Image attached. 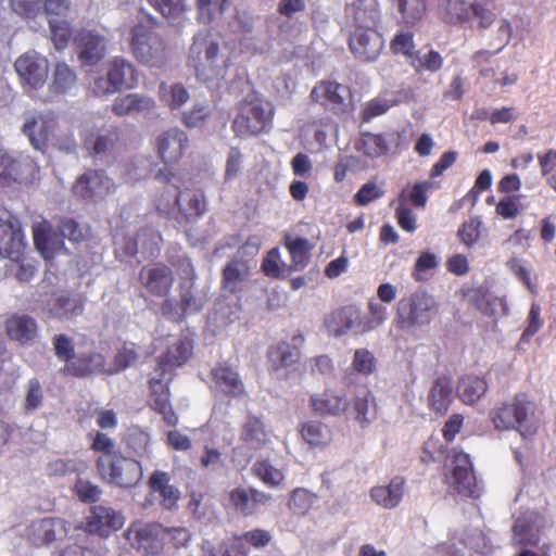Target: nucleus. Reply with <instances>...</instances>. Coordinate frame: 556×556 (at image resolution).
Returning <instances> with one entry per match:
<instances>
[{"label": "nucleus", "mask_w": 556, "mask_h": 556, "mask_svg": "<svg viewBox=\"0 0 556 556\" xmlns=\"http://www.w3.org/2000/svg\"><path fill=\"white\" fill-rule=\"evenodd\" d=\"M126 540L144 555H160L166 543L165 528L157 522H132L125 532Z\"/></svg>", "instance_id": "obj_7"}, {"label": "nucleus", "mask_w": 556, "mask_h": 556, "mask_svg": "<svg viewBox=\"0 0 556 556\" xmlns=\"http://www.w3.org/2000/svg\"><path fill=\"white\" fill-rule=\"evenodd\" d=\"M155 106L156 103L154 99L147 94L128 93L114 100L112 112L119 117L135 114H149L154 111Z\"/></svg>", "instance_id": "obj_34"}, {"label": "nucleus", "mask_w": 556, "mask_h": 556, "mask_svg": "<svg viewBox=\"0 0 556 556\" xmlns=\"http://www.w3.org/2000/svg\"><path fill=\"white\" fill-rule=\"evenodd\" d=\"M175 207L179 215L190 222L202 217L207 211V202L203 190L187 189L179 192V195H170L166 203L162 201L157 204V211L161 214H169Z\"/></svg>", "instance_id": "obj_14"}, {"label": "nucleus", "mask_w": 556, "mask_h": 556, "mask_svg": "<svg viewBox=\"0 0 556 556\" xmlns=\"http://www.w3.org/2000/svg\"><path fill=\"white\" fill-rule=\"evenodd\" d=\"M56 117L52 112L29 116L26 118L22 131L29 139L34 149L45 152L50 137L56 128Z\"/></svg>", "instance_id": "obj_24"}, {"label": "nucleus", "mask_w": 556, "mask_h": 556, "mask_svg": "<svg viewBox=\"0 0 556 556\" xmlns=\"http://www.w3.org/2000/svg\"><path fill=\"white\" fill-rule=\"evenodd\" d=\"M513 540L521 546H536L540 543V534L532 522L527 519H518L513 526Z\"/></svg>", "instance_id": "obj_53"}, {"label": "nucleus", "mask_w": 556, "mask_h": 556, "mask_svg": "<svg viewBox=\"0 0 556 556\" xmlns=\"http://www.w3.org/2000/svg\"><path fill=\"white\" fill-rule=\"evenodd\" d=\"M193 348V340L189 336H180L156 358L155 370L175 376L174 370L190 359Z\"/></svg>", "instance_id": "obj_22"}, {"label": "nucleus", "mask_w": 556, "mask_h": 556, "mask_svg": "<svg viewBox=\"0 0 556 556\" xmlns=\"http://www.w3.org/2000/svg\"><path fill=\"white\" fill-rule=\"evenodd\" d=\"M275 108L260 97H247L237 104V114L231 123L236 137L248 138L268 134L273 128Z\"/></svg>", "instance_id": "obj_2"}, {"label": "nucleus", "mask_w": 556, "mask_h": 556, "mask_svg": "<svg viewBox=\"0 0 556 556\" xmlns=\"http://www.w3.org/2000/svg\"><path fill=\"white\" fill-rule=\"evenodd\" d=\"M68 533V522L59 517H45L31 521L26 529L27 540L36 547L48 546L63 540Z\"/></svg>", "instance_id": "obj_16"}, {"label": "nucleus", "mask_w": 556, "mask_h": 556, "mask_svg": "<svg viewBox=\"0 0 556 556\" xmlns=\"http://www.w3.org/2000/svg\"><path fill=\"white\" fill-rule=\"evenodd\" d=\"M116 185L103 169H87L73 184L72 192L75 197L97 202L115 192Z\"/></svg>", "instance_id": "obj_13"}, {"label": "nucleus", "mask_w": 556, "mask_h": 556, "mask_svg": "<svg viewBox=\"0 0 556 556\" xmlns=\"http://www.w3.org/2000/svg\"><path fill=\"white\" fill-rule=\"evenodd\" d=\"M271 496L253 488L238 486L230 491L229 502L232 508L244 517L257 513L261 506L267 505Z\"/></svg>", "instance_id": "obj_28"}, {"label": "nucleus", "mask_w": 556, "mask_h": 556, "mask_svg": "<svg viewBox=\"0 0 556 556\" xmlns=\"http://www.w3.org/2000/svg\"><path fill=\"white\" fill-rule=\"evenodd\" d=\"M362 428H367L378 417V406L376 399L369 389L362 388L354 393L351 401H349V408L345 414Z\"/></svg>", "instance_id": "obj_27"}, {"label": "nucleus", "mask_w": 556, "mask_h": 556, "mask_svg": "<svg viewBox=\"0 0 556 556\" xmlns=\"http://www.w3.org/2000/svg\"><path fill=\"white\" fill-rule=\"evenodd\" d=\"M24 174L23 162L12 156L8 151L0 149V188L21 184Z\"/></svg>", "instance_id": "obj_43"}, {"label": "nucleus", "mask_w": 556, "mask_h": 556, "mask_svg": "<svg viewBox=\"0 0 556 556\" xmlns=\"http://www.w3.org/2000/svg\"><path fill=\"white\" fill-rule=\"evenodd\" d=\"M316 500L315 493L304 488H296L290 493L288 507L294 515L304 516L314 506Z\"/></svg>", "instance_id": "obj_52"}, {"label": "nucleus", "mask_w": 556, "mask_h": 556, "mask_svg": "<svg viewBox=\"0 0 556 556\" xmlns=\"http://www.w3.org/2000/svg\"><path fill=\"white\" fill-rule=\"evenodd\" d=\"M169 482V475L161 470L153 471L148 481L150 493L159 494L160 505L165 509L176 507L180 497L179 490Z\"/></svg>", "instance_id": "obj_35"}, {"label": "nucleus", "mask_w": 556, "mask_h": 556, "mask_svg": "<svg viewBox=\"0 0 556 556\" xmlns=\"http://www.w3.org/2000/svg\"><path fill=\"white\" fill-rule=\"evenodd\" d=\"M159 94L170 110L179 109L189 100V92L182 84H174L168 89L166 83H161Z\"/></svg>", "instance_id": "obj_51"}, {"label": "nucleus", "mask_w": 556, "mask_h": 556, "mask_svg": "<svg viewBox=\"0 0 556 556\" xmlns=\"http://www.w3.org/2000/svg\"><path fill=\"white\" fill-rule=\"evenodd\" d=\"M166 20H178L188 10L186 0H147Z\"/></svg>", "instance_id": "obj_56"}, {"label": "nucleus", "mask_w": 556, "mask_h": 556, "mask_svg": "<svg viewBox=\"0 0 556 556\" xmlns=\"http://www.w3.org/2000/svg\"><path fill=\"white\" fill-rule=\"evenodd\" d=\"M84 306L85 301L81 296L61 294L53 300L49 312L52 317L62 319L74 315H80L84 312Z\"/></svg>", "instance_id": "obj_46"}, {"label": "nucleus", "mask_w": 556, "mask_h": 556, "mask_svg": "<svg viewBox=\"0 0 556 556\" xmlns=\"http://www.w3.org/2000/svg\"><path fill=\"white\" fill-rule=\"evenodd\" d=\"M75 72L65 63H58L50 85L51 92L64 94L76 85Z\"/></svg>", "instance_id": "obj_50"}, {"label": "nucleus", "mask_w": 556, "mask_h": 556, "mask_svg": "<svg viewBox=\"0 0 556 556\" xmlns=\"http://www.w3.org/2000/svg\"><path fill=\"white\" fill-rule=\"evenodd\" d=\"M90 448L100 454L96 459V469L103 482L121 489H131L142 480L141 463L124 455L106 433L96 432Z\"/></svg>", "instance_id": "obj_1"}, {"label": "nucleus", "mask_w": 556, "mask_h": 556, "mask_svg": "<svg viewBox=\"0 0 556 556\" xmlns=\"http://www.w3.org/2000/svg\"><path fill=\"white\" fill-rule=\"evenodd\" d=\"M325 326L332 336H343L361 326V313L353 305L337 308L326 317Z\"/></svg>", "instance_id": "obj_33"}, {"label": "nucleus", "mask_w": 556, "mask_h": 556, "mask_svg": "<svg viewBox=\"0 0 556 556\" xmlns=\"http://www.w3.org/2000/svg\"><path fill=\"white\" fill-rule=\"evenodd\" d=\"M188 135L179 128H170L156 139V150L165 164H175L180 161L188 147Z\"/></svg>", "instance_id": "obj_26"}, {"label": "nucleus", "mask_w": 556, "mask_h": 556, "mask_svg": "<svg viewBox=\"0 0 556 556\" xmlns=\"http://www.w3.org/2000/svg\"><path fill=\"white\" fill-rule=\"evenodd\" d=\"M471 20L477 21V27L480 29L490 28L497 20L496 13L489 9L484 2L470 3Z\"/></svg>", "instance_id": "obj_64"}, {"label": "nucleus", "mask_w": 556, "mask_h": 556, "mask_svg": "<svg viewBox=\"0 0 556 556\" xmlns=\"http://www.w3.org/2000/svg\"><path fill=\"white\" fill-rule=\"evenodd\" d=\"M412 66L416 72L428 71L431 73L439 72L443 66V58L435 50H430L424 55H419L418 51L416 56L412 60Z\"/></svg>", "instance_id": "obj_62"}, {"label": "nucleus", "mask_w": 556, "mask_h": 556, "mask_svg": "<svg viewBox=\"0 0 556 556\" xmlns=\"http://www.w3.org/2000/svg\"><path fill=\"white\" fill-rule=\"evenodd\" d=\"M139 72L128 60L115 56L109 62L106 77L94 80L93 91L99 96L116 93L138 86Z\"/></svg>", "instance_id": "obj_5"}, {"label": "nucleus", "mask_w": 556, "mask_h": 556, "mask_svg": "<svg viewBox=\"0 0 556 556\" xmlns=\"http://www.w3.org/2000/svg\"><path fill=\"white\" fill-rule=\"evenodd\" d=\"M203 50V42L194 39L190 47L188 65L192 67L199 79L203 81L211 80L219 74V68L215 64L219 52L217 42L211 41L205 45V62L200 61V54Z\"/></svg>", "instance_id": "obj_23"}, {"label": "nucleus", "mask_w": 556, "mask_h": 556, "mask_svg": "<svg viewBox=\"0 0 556 556\" xmlns=\"http://www.w3.org/2000/svg\"><path fill=\"white\" fill-rule=\"evenodd\" d=\"M405 492V479L394 477L387 485H377L370 490L371 500L386 509L399 506Z\"/></svg>", "instance_id": "obj_36"}, {"label": "nucleus", "mask_w": 556, "mask_h": 556, "mask_svg": "<svg viewBox=\"0 0 556 556\" xmlns=\"http://www.w3.org/2000/svg\"><path fill=\"white\" fill-rule=\"evenodd\" d=\"M49 27L51 39L58 50H63L68 46L72 38V27L66 20L50 18Z\"/></svg>", "instance_id": "obj_60"}, {"label": "nucleus", "mask_w": 556, "mask_h": 556, "mask_svg": "<svg viewBox=\"0 0 556 556\" xmlns=\"http://www.w3.org/2000/svg\"><path fill=\"white\" fill-rule=\"evenodd\" d=\"M401 135L397 131L388 134L364 132L361 136L357 149L366 156L379 157L389 152L390 143H399Z\"/></svg>", "instance_id": "obj_37"}, {"label": "nucleus", "mask_w": 556, "mask_h": 556, "mask_svg": "<svg viewBox=\"0 0 556 556\" xmlns=\"http://www.w3.org/2000/svg\"><path fill=\"white\" fill-rule=\"evenodd\" d=\"M139 281L149 294L163 299L169 295L175 277L169 266L157 262L140 269Z\"/></svg>", "instance_id": "obj_18"}, {"label": "nucleus", "mask_w": 556, "mask_h": 556, "mask_svg": "<svg viewBox=\"0 0 556 556\" xmlns=\"http://www.w3.org/2000/svg\"><path fill=\"white\" fill-rule=\"evenodd\" d=\"M309 408L318 417H339L346 414L349 400L343 393L326 389L309 396Z\"/></svg>", "instance_id": "obj_25"}, {"label": "nucleus", "mask_w": 556, "mask_h": 556, "mask_svg": "<svg viewBox=\"0 0 556 556\" xmlns=\"http://www.w3.org/2000/svg\"><path fill=\"white\" fill-rule=\"evenodd\" d=\"M530 409L528 396L518 393L509 402L501 403L491 409L489 417L496 430H519L527 420Z\"/></svg>", "instance_id": "obj_12"}, {"label": "nucleus", "mask_w": 556, "mask_h": 556, "mask_svg": "<svg viewBox=\"0 0 556 556\" xmlns=\"http://www.w3.org/2000/svg\"><path fill=\"white\" fill-rule=\"evenodd\" d=\"M121 140L119 129L111 128L101 132H89L84 138V147L91 156L111 153Z\"/></svg>", "instance_id": "obj_38"}, {"label": "nucleus", "mask_w": 556, "mask_h": 556, "mask_svg": "<svg viewBox=\"0 0 556 556\" xmlns=\"http://www.w3.org/2000/svg\"><path fill=\"white\" fill-rule=\"evenodd\" d=\"M345 12L352 16L355 25L375 21L379 16L378 0H354L345 5Z\"/></svg>", "instance_id": "obj_48"}, {"label": "nucleus", "mask_w": 556, "mask_h": 556, "mask_svg": "<svg viewBox=\"0 0 556 556\" xmlns=\"http://www.w3.org/2000/svg\"><path fill=\"white\" fill-rule=\"evenodd\" d=\"M155 18L134 25L129 34V49L134 58L150 67H163L168 60L165 39L154 29Z\"/></svg>", "instance_id": "obj_3"}, {"label": "nucleus", "mask_w": 556, "mask_h": 556, "mask_svg": "<svg viewBox=\"0 0 556 556\" xmlns=\"http://www.w3.org/2000/svg\"><path fill=\"white\" fill-rule=\"evenodd\" d=\"M287 264L281 262V255L278 248L270 249L262 260L261 270L271 279H279L289 275Z\"/></svg>", "instance_id": "obj_55"}, {"label": "nucleus", "mask_w": 556, "mask_h": 556, "mask_svg": "<svg viewBox=\"0 0 556 556\" xmlns=\"http://www.w3.org/2000/svg\"><path fill=\"white\" fill-rule=\"evenodd\" d=\"M309 99L334 115L349 113L353 106L351 88L330 79L316 83L311 90Z\"/></svg>", "instance_id": "obj_6"}, {"label": "nucleus", "mask_w": 556, "mask_h": 556, "mask_svg": "<svg viewBox=\"0 0 556 556\" xmlns=\"http://www.w3.org/2000/svg\"><path fill=\"white\" fill-rule=\"evenodd\" d=\"M348 45L357 61L369 63L380 56L384 48V39L375 27L358 24L350 31Z\"/></svg>", "instance_id": "obj_8"}, {"label": "nucleus", "mask_w": 556, "mask_h": 556, "mask_svg": "<svg viewBox=\"0 0 556 556\" xmlns=\"http://www.w3.org/2000/svg\"><path fill=\"white\" fill-rule=\"evenodd\" d=\"M253 473L266 485L277 486L283 480V473L268 460H257L252 467Z\"/></svg>", "instance_id": "obj_58"}, {"label": "nucleus", "mask_w": 556, "mask_h": 556, "mask_svg": "<svg viewBox=\"0 0 556 556\" xmlns=\"http://www.w3.org/2000/svg\"><path fill=\"white\" fill-rule=\"evenodd\" d=\"M481 225L479 217H471L459 226L457 236L466 248H472L480 240Z\"/></svg>", "instance_id": "obj_61"}, {"label": "nucleus", "mask_w": 556, "mask_h": 556, "mask_svg": "<svg viewBox=\"0 0 556 556\" xmlns=\"http://www.w3.org/2000/svg\"><path fill=\"white\" fill-rule=\"evenodd\" d=\"M240 437L242 441L253 448H261L269 441L264 422L261 418L253 415L247 417Z\"/></svg>", "instance_id": "obj_44"}, {"label": "nucleus", "mask_w": 556, "mask_h": 556, "mask_svg": "<svg viewBox=\"0 0 556 556\" xmlns=\"http://www.w3.org/2000/svg\"><path fill=\"white\" fill-rule=\"evenodd\" d=\"M25 236L20 218L4 206H0V254L16 261L24 254Z\"/></svg>", "instance_id": "obj_11"}, {"label": "nucleus", "mask_w": 556, "mask_h": 556, "mask_svg": "<svg viewBox=\"0 0 556 556\" xmlns=\"http://www.w3.org/2000/svg\"><path fill=\"white\" fill-rule=\"evenodd\" d=\"M486 391V381L476 375H465L460 377L456 386L459 400L467 405H472L478 402Z\"/></svg>", "instance_id": "obj_41"}, {"label": "nucleus", "mask_w": 556, "mask_h": 556, "mask_svg": "<svg viewBox=\"0 0 556 556\" xmlns=\"http://www.w3.org/2000/svg\"><path fill=\"white\" fill-rule=\"evenodd\" d=\"M8 338L22 345L29 344L38 337V325L36 320L25 314H12L4 323Z\"/></svg>", "instance_id": "obj_31"}, {"label": "nucleus", "mask_w": 556, "mask_h": 556, "mask_svg": "<svg viewBox=\"0 0 556 556\" xmlns=\"http://www.w3.org/2000/svg\"><path fill=\"white\" fill-rule=\"evenodd\" d=\"M43 403L42 384L37 378H31L26 384L24 410L26 413L38 409Z\"/></svg>", "instance_id": "obj_63"}, {"label": "nucleus", "mask_w": 556, "mask_h": 556, "mask_svg": "<svg viewBox=\"0 0 556 556\" xmlns=\"http://www.w3.org/2000/svg\"><path fill=\"white\" fill-rule=\"evenodd\" d=\"M14 68L21 79L23 87L31 90L41 88L48 76V60L35 51H28L20 55Z\"/></svg>", "instance_id": "obj_17"}, {"label": "nucleus", "mask_w": 556, "mask_h": 556, "mask_svg": "<svg viewBox=\"0 0 556 556\" xmlns=\"http://www.w3.org/2000/svg\"><path fill=\"white\" fill-rule=\"evenodd\" d=\"M104 356L97 352H86L73 356L64 367L62 374L75 378H85L104 367Z\"/></svg>", "instance_id": "obj_32"}, {"label": "nucleus", "mask_w": 556, "mask_h": 556, "mask_svg": "<svg viewBox=\"0 0 556 556\" xmlns=\"http://www.w3.org/2000/svg\"><path fill=\"white\" fill-rule=\"evenodd\" d=\"M230 4L231 0H195L198 18L203 24H211L216 14L223 15Z\"/></svg>", "instance_id": "obj_54"}, {"label": "nucleus", "mask_w": 556, "mask_h": 556, "mask_svg": "<svg viewBox=\"0 0 556 556\" xmlns=\"http://www.w3.org/2000/svg\"><path fill=\"white\" fill-rule=\"evenodd\" d=\"M396 7L401 15L402 22L405 26L414 27L426 15L427 1L426 0H390Z\"/></svg>", "instance_id": "obj_45"}, {"label": "nucleus", "mask_w": 556, "mask_h": 556, "mask_svg": "<svg viewBox=\"0 0 556 556\" xmlns=\"http://www.w3.org/2000/svg\"><path fill=\"white\" fill-rule=\"evenodd\" d=\"M283 244L291 257V262L287 266L288 274L303 270L309 261V251L312 248L309 241L306 238H292L287 236Z\"/></svg>", "instance_id": "obj_42"}, {"label": "nucleus", "mask_w": 556, "mask_h": 556, "mask_svg": "<svg viewBox=\"0 0 556 556\" xmlns=\"http://www.w3.org/2000/svg\"><path fill=\"white\" fill-rule=\"evenodd\" d=\"M214 389L228 399L247 396L245 386L237 371L229 363L218 362L210 371Z\"/></svg>", "instance_id": "obj_20"}, {"label": "nucleus", "mask_w": 556, "mask_h": 556, "mask_svg": "<svg viewBox=\"0 0 556 556\" xmlns=\"http://www.w3.org/2000/svg\"><path fill=\"white\" fill-rule=\"evenodd\" d=\"M454 401L453 381L447 376L438 377L431 384L427 402L428 408L437 416L447 414Z\"/></svg>", "instance_id": "obj_30"}, {"label": "nucleus", "mask_w": 556, "mask_h": 556, "mask_svg": "<svg viewBox=\"0 0 556 556\" xmlns=\"http://www.w3.org/2000/svg\"><path fill=\"white\" fill-rule=\"evenodd\" d=\"M439 312L434 298L425 291H416L402 298L396 304L395 325L410 331L430 325Z\"/></svg>", "instance_id": "obj_4"}, {"label": "nucleus", "mask_w": 556, "mask_h": 556, "mask_svg": "<svg viewBox=\"0 0 556 556\" xmlns=\"http://www.w3.org/2000/svg\"><path fill=\"white\" fill-rule=\"evenodd\" d=\"M249 276L250 269L248 265L238 260H232L228 262L223 268V289L232 294L241 292L244 288V283L249 279Z\"/></svg>", "instance_id": "obj_39"}, {"label": "nucleus", "mask_w": 556, "mask_h": 556, "mask_svg": "<svg viewBox=\"0 0 556 556\" xmlns=\"http://www.w3.org/2000/svg\"><path fill=\"white\" fill-rule=\"evenodd\" d=\"M125 518L122 513L112 507L94 505L86 517L85 529L90 534L109 538L113 532L123 528Z\"/></svg>", "instance_id": "obj_19"}, {"label": "nucleus", "mask_w": 556, "mask_h": 556, "mask_svg": "<svg viewBox=\"0 0 556 556\" xmlns=\"http://www.w3.org/2000/svg\"><path fill=\"white\" fill-rule=\"evenodd\" d=\"M438 13L442 21L453 25L471 21L470 3L466 0H438Z\"/></svg>", "instance_id": "obj_40"}, {"label": "nucleus", "mask_w": 556, "mask_h": 556, "mask_svg": "<svg viewBox=\"0 0 556 556\" xmlns=\"http://www.w3.org/2000/svg\"><path fill=\"white\" fill-rule=\"evenodd\" d=\"M173 379L174 375H165L154 369L153 376L148 380V406L153 412L160 414L168 427H176L178 425V416L170 403L169 384Z\"/></svg>", "instance_id": "obj_9"}, {"label": "nucleus", "mask_w": 556, "mask_h": 556, "mask_svg": "<svg viewBox=\"0 0 556 556\" xmlns=\"http://www.w3.org/2000/svg\"><path fill=\"white\" fill-rule=\"evenodd\" d=\"M415 33L412 27L399 29L390 41V50L395 55H404L413 60L416 56Z\"/></svg>", "instance_id": "obj_49"}, {"label": "nucleus", "mask_w": 556, "mask_h": 556, "mask_svg": "<svg viewBox=\"0 0 556 556\" xmlns=\"http://www.w3.org/2000/svg\"><path fill=\"white\" fill-rule=\"evenodd\" d=\"M352 369L365 377L372 375L377 368V358L367 349H356L351 363Z\"/></svg>", "instance_id": "obj_57"}, {"label": "nucleus", "mask_w": 556, "mask_h": 556, "mask_svg": "<svg viewBox=\"0 0 556 556\" xmlns=\"http://www.w3.org/2000/svg\"><path fill=\"white\" fill-rule=\"evenodd\" d=\"M76 42L79 60L85 65H94L105 56L106 39L96 31L80 30Z\"/></svg>", "instance_id": "obj_29"}, {"label": "nucleus", "mask_w": 556, "mask_h": 556, "mask_svg": "<svg viewBox=\"0 0 556 556\" xmlns=\"http://www.w3.org/2000/svg\"><path fill=\"white\" fill-rule=\"evenodd\" d=\"M452 486L462 496L478 498L481 494L470 456L455 452L453 456Z\"/></svg>", "instance_id": "obj_15"}, {"label": "nucleus", "mask_w": 556, "mask_h": 556, "mask_svg": "<svg viewBox=\"0 0 556 556\" xmlns=\"http://www.w3.org/2000/svg\"><path fill=\"white\" fill-rule=\"evenodd\" d=\"M25 236L20 218L4 206H0V254L16 261L24 254Z\"/></svg>", "instance_id": "obj_10"}, {"label": "nucleus", "mask_w": 556, "mask_h": 556, "mask_svg": "<svg viewBox=\"0 0 556 556\" xmlns=\"http://www.w3.org/2000/svg\"><path fill=\"white\" fill-rule=\"evenodd\" d=\"M300 434L302 439L312 447H320L330 443V429L317 420H309L301 425Z\"/></svg>", "instance_id": "obj_47"}, {"label": "nucleus", "mask_w": 556, "mask_h": 556, "mask_svg": "<svg viewBox=\"0 0 556 556\" xmlns=\"http://www.w3.org/2000/svg\"><path fill=\"white\" fill-rule=\"evenodd\" d=\"M293 344L287 341H280L274 345H270L267 350V365L270 374H276L279 377V372L288 370L292 366L299 363L301 358V350L296 345L302 343L304 338L302 334L294 336Z\"/></svg>", "instance_id": "obj_21"}, {"label": "nucleus", "mask_w": 556, "mask_h": 556, "mask_svg": "<svg viewBox=\"0 0 556 556\" xmlns=\"http://www.w3.org/2000/svg\"><path fill=\"white\" fill-rule=\"evenodd\" d=\"M432 188L430 181L414 184L410 188H405L400 193V200L408 201L415 207H425L428 201L427 192Z\"/></svg>", "instance_id": "obj_59"}]
</instances>
